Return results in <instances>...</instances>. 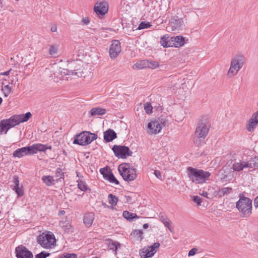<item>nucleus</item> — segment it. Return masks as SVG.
<instances>
[{"label":"nucleus","mask_w":258,"mask_h":258,"mask_svg":"<svg viewBox=\"0 0 258 258\" xmlns=\"http://www.w3.org/2000/svg\"><path fill=\"white\" fill-rule=\"evenodd\" d=\"M31 116V113L28 112L25 114L14 115L9 119L2 120L0 122V133L6 134L10 128L28 121Z\"/></svg>","instance_id":"1"},{"label":"nucleus","mask_w":258,"mask_h":258,"mask_svg":"<svg viewBox=\"0 0 258 258\" xmlns=\"http://www.w3.org/2000/svg\"><path fill=\"white\" fill-rule=\"evenodd\" d=\"M51 149L52 147L50 145L37 143L16 150L14 152L13 156L20 158L25 155L36 154L38 151L45 152L47 149L51 150Z\"/></svg>","instance_id":"2"},{"label":"nucleus","mask_w":258,"mask_h":258,"mask_svg":"<svg viewBox=\"0 0 258 258\" xmlns=\"http://www.w3.org/2000/svg\"><path fill=\"white\" fill-rule=\"evenodd\" d=\"M188 178L192 182L196 184H202L208 180L211 173L202 169H198L191 167L187 168Z\"/></svg>","instance_id":"3"},{"label":"nucleus","mask_w":258,"mask_h":258,"mask_svg":"<svg viewBox=\"0 0 258 258\" xmlns=\"http://www.w3.org/2000/svg\"><path fill=\"white\" fill-rule=\"evenodd\" d=\"M236 207L243 218L248 217L252 213V201L246 197H242L237 202Z\"/></svg>","instance_id":"4"},{"label":"nucleus","mask_w":258,"mask_h":258,"mask_svg":"<svg viewBox=\"0 0 258 258\" xmlns=\"http://www.w3.org/2000/svg\"><path fill=\"white\" fill-rule=\"evenodd\" d=\"M97 138V135L96 134L88 131H83L75 136L73 144L86 146L96 140Z\"/></svg>","instance_id":"5"},{"label":"nucleus","mask_w":258,"mask_h":258,"mask_svg":"<svg viewBox=\"0 0 258 258\" xmlns=\"http://www.w3.org/2000/svg\"><path fill=\"white\" fill-rule=\"evenodd\" d=\"M209 130V125L205 122L201 121L198 124L194 139V142L199 146L206 137Z\"/></svg>","instance_id":"6"},{"label":"nucleus","mask_w":258,"mask_h":258,"mask_svg":"<svg viewBox=\"0 0 258 258\" xmlns=\"http://www.w3.org/2000/svg\"><path fill=\"white\" fill-rule=\"evenodd\" d=\"M118 171L125 181H131L137 178L136 169L131 167L129 164L120 165L118 167Z\"/></svg>","instance_id":"7"},{"label":"nucleus","mask_w":258,"mask_h":258,"mask_svg":"<svg viewBox=\"0 0 258 258\" xmlns=\"http://www.w3.org/2000/svg\"><path fill=\"white\" fill-rule=\"evenodd\" d=\"M37 242L45 248H50L56 242L55 237L51 232H43L37 238Z\"/></svg>","instance_id":"8"},{"label":"nucleus","mask_w":258,"mask_h":258,"mask_svg":"<svg viewBox=\"0 0 258 258\" xmlns=\"http://www.w3.org/2000/svg\"><path fill=\"white\" fill-rule=\"evenodd\" d=\"M109 10L107 0H98L94 4L93 11L99 18L104 16Z\"/></svg>","instance_id":"9"},{"label":"nucleus","mask_w":258,"mask_h":258,"mask_svg":"<svg viewBox=\"0 0 258 258\" xmlns=\"http://www.w3.org/2000/svg\"><path fill=\"white\" fill-rule=\"evenodd\" d=\"M160 246L159 242H155L153 245L146 246L139 250V254L142 258L152 257L157 251Z\"/></svg>","instance_id":"10"},{"label":"nucleus","mask_w":258,"mask_h":258,"mask_svg":"<svg viewBox=\"0 0 258 258\" xmlns=\"http://www.w3.org/2000/svg\"><path fill=\"white\" fill-rule=\"evenodd\" d=\"M112 150L116 157L121 158H126V156H131L133 153L130 149L125 146L114 145Z\"/></svg>","instance_id":"11"},{"label":"nucleus","mask_w":258,"mask_h":258,"mask_svg":"<svg viewBox=\"0 0 258 258\" xmlns=\"http://www.w3.org/2000/svg\"><path fill=\"white\" fill-rule=\"evenodd\" d=\"M159 64L157 61L152 60H142L135 63L133 68L134 69L140 70L145 68L155 69L159 67Z\"/></svg>","instance_id":"12"},{"label":"nucleus","mask_w":258,"mask_h":258,"mask_svg":"<svg viewBox=\"0 0 258 258\" xmlns=\"http://www.w3.org/2000/svg\"><path fill=\"white\" fill-rule=\"evenodd\" d=\"M164 126V123L159 120H152L148 124V133L157 134L161 131Z\"/></svg>","instance_id":"13"},{"label":"nucleus","mask_w":258,"mask_h":258,"mask_svg":"<svg viewBox=\"0 0 258 258\" xmlns=\"http://www.w3.org/2000/svg\"><path fill=\"white\" fill-rule=\"evenodd\" d=\"M121 52V46L119 41L114 40L112 42L109 48V56L111 58L115 59Z\"/></svg>","instance_id":"14"},{"label":"nucleus","mask_w":258,"mask_h":258,"mask_svg":"<svg viewBox=\"0 0 258 258\" xmlns=\"http://www.w3.org/2000/svg\"><path fill=\"white\" fill-rule=\"evenodd\" d=\"M182 21L177 18H173L168 24L167 29L168 30L174 31L182 29Z\"/></svg>","instance_id":"15"},{"label":"nucleus","mask_w":258,"mask_h":258,"mask_svg":"<svg viewBox=\"0 0 258 258\" xmlns=\"http://www.w3.org/2000/svg\"><path fill=\"white\" fill-rule=\"evenodd\" d=\"M15 250L17 258H33L32 252L24 246H18Z\"/></svg>","instance_id":"16"},{"label":"nucleus","mask_w":258,"mask_h":258,"mask_svg":"<svg viewBox=\"0 0 258 258\" xmlns=\"http://www.w3.org/2000/svg\"><path fill=\"white\" fill-rule=\"evenodd\" d=\"M244 63L245 58L244 56L241 55H237L231 59L230 64L240 70Z\"/></svg>","instance_id":"17"},{"label":"nucleus","mask_w":258,"mask_h":258,"mask_svg":"<svg viewBox=\"0 0 258 258\" xmlns=\"http://www.w3.org/2000/svg\"><path fill=\"white\" fill-rule=\"evenodd\" d=\"M61 74H64L65 75H75L78 77H85V73L81 69L77 70H69V69H62L60 71Z\"/></svg>","instance_id":"18"},{"label":"nucleus","mask_w":258,"mask_h":258,"mask_svg":"<svg viewBox=\"0 0 258 258\" xmlns=\"http://www.w3.org/2000/svg\"><path fill=\"white\" fill-rule=\"evenodd\" d=\"M100 173L111 183H114L116 185L119 184V181L116 179L113 174L108 171L107 169L101 168L100 169Z\"/></svg>","instance_id":"19"},{"label":"nucleus","mask_w":258,"mask_h":258,"mask_svg":"<svg viewBox=\"0 0 258 258\" xmlns=\"http://www.w3.org/2000/svg\"><path fill=\"white\" fill-rule=\"evenodd\" d=\"M249 166L250 164H249L248 161L241 160L235 162L232 165L233 170L236 171L242 170L244 168H249Z\"/></svg>","instance_id":"20"},{"label":"nucleus","mask_w":258,"mask_h":258,"mask_svg":"<svg viewBox=\"0 0 258 258\" xmlns=\"http://www.w3.org/2000/svg\"><path fill=\"white\" fill-rule=\"evenodd\" d=\"M171 47H179L184 44V38L181 36H176V37H171Z\"/></svg>","instance_id":"21"},{"label":"nucleus","mask_w":258,"mask_h":258,"mask_svg":"<svg viewBox=\"0 0 258 258\" xmlns=\"http://www.w3.org/2000/svg\"><path fill=\"white\" fill-rule=\"evenodd\" d=\"M94 214L91 212L84 215L83 222L86 227H89L92 225L94 220Z\"/></svg>","instance_id":"22"},{"label":"nucleus","mask_w":258,"mask_h":258,"mask_svg":"<svg viewBox=\"0 0 258 258\" xmlns=\"http://www.w3.org/2000/svg\"><path fill=\"white\" fill-rule=\"evenodd\" d=\"M116 137V134L111 129H109L104 132V139L106 142H111Z\"/></svg>","instance_id":"23"},{"label":"nucleus","mask_w":258,"mask_h":258,"mask_svg":"<svg viewBox=\"0 0 258 258\" xmlns=\"http://www.w3.org/2000/svg\"><path fill=\"white\" fill-rule=\"evenodd\" d=\"M59 44L55 43L50 45L48 50L49 54L56 57L58 55Z\"/></svg>","instance_id":"24"},{"label":"nucleus","mask_w":258,"mask_h":258,"mask_svg":"<svg viewBox=\"0 0 258 258\" xmlns=\"http://www.w3.org/2000/svg\"><path fill=\"white\" fill-rule=\"evenodd\" d=\"M171 38L166 35L163 36L160 39V43L164 47H171Z\"/></svg>","instance_id":"25"},{"label":"nucleus","mask_w":258,"mask_h":258,"mask_svg":"<svg viewBox=\"0 0 258 258\" xmlns=\"http://www.w3.org/2000/svg\"><path fill=\"white\" fill-rule=\"evenodd\" d=\"M105 109L100 107H94L91 109L90 114L92 116L96 115H103L106 113Z\"/></svg>","instance_id":"26"},{"label":"nucleus","mask_w":258,"mask_h":258,"mask_svg":"<svg viewBox=\"0 0 258 258\" xmlns=\"http://www.w3.org/2000/svg\"><path fill=\"white\" fill-rule=\"evenodd\" d=\"M232 191L231 187H223L217 191V195L219 197H222L231 193Z\"/></svg>","instance_id":"27"},{"label":"nucleus","mask_w":258,"mask_h":258,"mask_svg":"<svg viewBox=\"0 0 258 258\" xmlns=\"http://www.w3.org/2000/svg\"><path fill=\"white\" fill-rule=\"evenodd\" d=\"M160 219L165 226L167 227L169 231L172 232V222L167 218L164 217L163 215H160Z\"/></svg>","instance_id":"28"},{"label":"nucleus","mask_w":258,"mask_h":258,"mask_svg":"<svg viewBox=\"0 0 258 258\" xmlns=\"http://www.w3.org/2000/svg\"><path fill=\"white\" fill-rule=\"evenodd\" d=\"M239 70L235 68L232 65L230 64L229 70L227 74V77L228 78H231L235 76Z\"/></svg>","instance_id":"29"},{"label":"nucleus","mask_w":258,"mask_h":258,"mask_svg":"<svg viewBox=\"0 0 258 258\" xmlns=\"http://www.w3.org/2000/svg\"><path fill=\"white\" fill-rule=\"evenodd\" d=\"M143 232L141 230H134L131 235L137 238L138 240L141 241L143 239Z\"/></svg>","instance_id":"30"},{"label":"nucleus","mask_w":258,"mask_h":258,"mask_svg":"<svg viewBox=\"0 0 258 258\" xmlns=\"http://www.w3.org/2000/svg\"><path fill=\"white\" fill-rule=\"evenodd\" d=\"M122 215L124 218L130 221L133 220L134 218H138L136 214L130 213L127 211H124Z\"/></svg>","instance_id":"31"},{"label":"nucleus","mask_w":258,"mask_h":258,"mask_svg":"<svg viewBox=\"0 0 258 258\" xmlns=\"http://www.w3.org/2000/svg\"><path fill=\"white\" fill-rule=\"evenodd\" d=\"M42 180L47 186H51L53 184L54 179L51 176H43Z\"/></svg>","instance_id":"32"},{"label":"nucleus","mask_w":258,"mask_h":258,"mask_svg":"<svg viewBox=\"0 0 258 258\" xmlns=\"http://www.w3.org/2000/svg\"><path fill=\"white\" fill-rule=\"evenodd\" d=\"M118 201V198L111 194H109L108 197V203L112 206H115Z\"/></svg>","instance_id":"33"},{"label":"nucleus","mask_w":258,"mask_h":258,"mask_svg":"<svg viewBox=\"0 0 258 258\" xmlns=\"http://www.w3.org/2000/svg\"><path fill=\"white\" fill-rule=\"evenodd\" d=\"M252 119H249L246 125V129L249 132H253L257 125L256 122H253Z\"/></svg>","instance_id":"34"},{"label":"nucleus","mask_w":258,"mask_h":258,"mask_svg":"<svg viewBox=\"0 0 258 258\" xmlns=\"http://www.w3.org/2000/svg\"><path fill=\"white\" fill-rule=\"evenodd\" d=\"M250 168H258V156L254 157L248 161Z\"/></svg>","instance_id":"35"},{"label":"nucleus","mask_w":258,"mask_h":258,"mask_svg":"<svg viewBox=\"0 0 258 258\" xmlns=\"http://www.w3.org/2000/svg\"><path fill=\"white\" fill-rule=\"evenodd\" d=\"M78 182V187L82 191H87L89 187H88L86 182L84 181L81 180Z\"/></svg>","instance_id":"36"},{"label":"nucleus","mask_w":258,"mask_h":258,"mask_svg":"<svg viewBox=\"0 0 258 258\" xmlns=\"http://www.w3.org/2000/svg\"><path fill=\"white\" fill-rule=\"evenodd\" d=\"M109 246L111 249L116 251L121 247L120 244L117 241H112L109 244Z\"/></svg>","instance_id":"37"},{"label":"nucleus","mask_w":258,"mask_h":258,"mask_svg":"<svg viewBox=\"0 0 258 258\" xmlns=\"http://www.w3.org/2000/svg\"><path fill=\"white\" fill-rule=\"evenodd\" d=\"M12 88L9 85H6L2 87V91L4 92L5 97H7L11 92Z\"/></svg>","instance_id":"38"},{"label":"nucleus","mask_w":258,"mask_h":258,"mask_svg":"<svg viewBox=\"0 0 258 258\" xmlns=\"http://www.w3.org/2000/svg\"><path fill=\"white\" fill-rule=\"evenodd\" d=\"M144 108L147 114H150L152 112L153 107L150 103L147 102L144 104Z\"/></svg>","instance_id":"39"},{"label":"nucleus","mask_w":258,"mask_h":258,"mask_svg":"<svg viewBox=\"0 0 258 258\" xmlns=\"http://www.w3.org/2000/svg\"><path fill=\"white\" fill-rule=\"evenodd\" d=\"M151 26V25L148 22H146L145 21L142 22L139 26H138V29L141 30L146 28H149Z\"/></svg>","instance_id":"40"},{"label":"nucleus","mask_w":258,"mask_h":258,"mask_svg":"<svg viewBox=\"0 0 258 258\" xmlns=\"http://www.w3.org/2000/svg\"><path fill=\"white\" fill-rule=\"evenodd\" d=\"M49 255L50 253L48 252L42 251L40 253L37 254L35 256V258H46V257L48 256Z\"/></svg>","instance_id":"41"},{"label":"nucleus","mask_w":258,"mask_h":258,"mask_svg":"<svg viewBox=\"0 0 258 258\" xmlns=\"http://www.w3.org/2000/svg\"><path fill=\"white\" fill-rule=\"evenodd\" d=\"M14 190L17 193L18 197H22L24 195V190L22 185H21L19 188H16Z\"/></svg>","instance_id":"42"},{"label":"nucleus","mask_w":258,"mask_h":258,"mask_svg":"<svg viewBox=\"0 0 258 258\" xmlns=\"http://www.w3.org/2000/svg\"><path fill=\"white\" fill-rule=\"evenodd\" d=\"M59 258H77V255L75 253H66L61 255Z\"/></svg>","instance_id":"43"},{"label":"nucleus","mask_w":258,"mask_h":258,"mask_svg":"<svg viewBox=\"0 0 258 258\" xmlns=\"http://www.w3.org/2000/svg\"><path fill=\"white\" fill-rule=\"evenodd\" d=\"M193 201L197 203L198 205H200L202 201V199L199 196H194L192 199Z\"/></svg>","instance_id":"44"},{"label":"nucleus","mask_w":258,"mask_h":258,"mask_svg":"<svg viewBox=\"0 0 258 258\" xmlns=\"http://www.w3.org/2000/svg\"><path fill=\"white\" fill-rule=\"evenodd\" d=\"M250 119H253V122H256L258 123V113H254Z\"/></svg>","instance_id":"45"},{"label":"nucleus","mask_w":258,"mask_h":258,"mask_svg":"<svg viewBox=\"0 0 258 258\" xmlns=\"http://www.w3.org/2000/svg\"><path fill=\"white\" fill-rule=\"evenodd\" d=\"M198 251V249L196 248H193L188 252V256H192L195 255Z\"/></svg>","instance_id":"46"},{"label":"nucleus","mask_w":258,"mask_h":258,"mask_svg":"<svg viewBox=\"0 0 258 258\" xmlns=\"http://www.w3.org/2000/svg\"><path fill=\"white\" fill-rule=\"evenodd\" d=\"M13 182L14 184V185L20 183L19 177L16 175L14 176L13 177Z\"/></svg>","instance_id":"47"},{"label":"nucleus","mask_w":258,"mask_h":258,"mask_svg":"<svg viewBox=\"0 0 258 258\" xmlns=\"http://www.w3.org/2000/svg\"><path fill=\"white\" fill-rule=\"evenodd\" d=\"M154 175L157 177L158 178L161 179H162V175L161 174V172L159 170H155L154 171Z\"/></svg>","instance_id":"48"},{"label":"nucleus","mask_w":258,"mask_h":258,"mask_svg":"<svg viewBox=\"0 0 258 258\" xmlns=\"http://www.w3.org/2000/svg\"><path fill=\"white\" fill-rule=\"evenodd\" d=\"M82 23L85 25H88L90 23V19L88 17L83 18L82 20Z\"/></svg>","instance_id":"49"},{"label":"nucleus","mask_w":258,"mask_h":258,"mask_svg":"<svg viewBox=\"0 0 258 258\" xmlns=\"http://www.w3.org/2000/svg\"><path fill=\"white\" fill-rule=\"evenodd\" d=\"M254 206L258 208V196L256 197L254 200Z\"/></svg>","instance_id":"50"},{"label":"nucleus","mask_w":258,"mask_h":258,"mask_svg":"<svg viewBox=\"0 0 258 258\" xmlns=\"http://www.w3.org/2000/svg\"><path fill=\"white\" fill-rule=\"evenodd\" d=\"M12 71V69L9 70L8 71H6L5 72L1 73H0V75H6L8 76L10 74V72Z\"/></svg>","instance_id":"51"},{"label":"nucleus","mask_w":258,"mask_h":258,"mask_svg":"<svg viewBox=\"0 0 258 258\" xmlns=\"http://www.w3.org/2000/svg\"><path fill=\"white\" fill-rule=\"evenodd\" d=\"M20 186H21L20 185V183L11 185V187L13 190H15V189H16V188H19Z\"/></svg>","instance_id":"52"},{"label":"nucleus","mask_w":258,"mask_h":258,"mask_svg":"<svg viewBox=\"0 0 258 258\" xmlns=\"http://www.w3.org/2000/svg\"><path fill=\"white\" fill-rule=\"evenodd\" d=\"M57 30L56 27L55 26H52L51 28V31L53 32H56Z\"/></svg>","instance_id":"53"},{"label":"nucleus","mask_w":258,"mask_h":258,"mask_svg":"<svg viewBox=\"0 0 258 258\" xmlns=\"http://www.w3.org/2000/svg\"><path fill=\"white\" fill-rule=\"evenodd\" d=\"M208 194L207 192H203V194H202V196L207 198H208Z\"/></svg>","instance_id":"54"},{"label":"nucleus","mask_w":258,"mask_h":258,"mask_svg":"<svg viewBox=\"0 0 258 258\" xmlns=\"http://www.w3.org/2000/svg\"><path fill=\"white\" fill-rule=\"evenodd\" d=\"M148 227H149V225H148V224L147 223L144 224L143 225V228H145V229L147 228Z\"/></svg>","instance_id":"55"},{"label":"nucleus","mask_w":258,"mask_h":258,"mask_svg":"<svg viewBox=\"0 0 258 258\" xmlns=\"http://www.w3.org/2000/svg\"><path fill=\"white\" fill-rule=\"evenodd\" d=\"M2 4H3V0H0V7L1 8L3 7Z\"/></svg>","instance_id":"56"},{"label":"nucleus","mask_w":258,"mask_h":258,"mask_svg":"<svg viewBox=\"0 0 258 258\" xmlns=\"http://www.w3.org/2000/svg\"><path fill=\"white\" fill-rule=\"evenodd\" d=\"M10 84H15V82H14V80L13 79H12L11 80Z\"/></svg>","instance_id":"57"},{"label":"nucleus","mask_w":258,"mask_h":258,"mask_svg":"<svg viewBox=\"0 0 258 258\" xmlns=\"http://www.w3.org/2000/svg\"><path fill=\"white\" fill-rule=\"evenodd\" d=\"M2 101H3V99L1 97H0V105L2 104Z\"/></svg>","instance_id":"58"}]
</instances>
